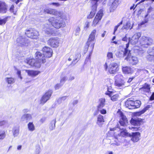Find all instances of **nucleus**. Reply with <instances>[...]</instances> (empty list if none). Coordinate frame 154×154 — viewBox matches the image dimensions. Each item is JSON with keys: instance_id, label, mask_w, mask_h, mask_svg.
Returning a JSON list of instances; mask_svg holds the SVG:
<instances>
[{"instance_id": "6ab92c4d", "label": "nucleus", "mask_w": 154, "mask_h": 154, "mask_svg": "<svg viewBox=\"0 0 154 154\" xmlns=\"http://www.w3.org/2000/svg\"><path fill=\"white\" fill-rule=\"evenodd\" d=\"M129 137H131V140L134 142H138L140 139V134L139 132H132L130 133Z\"/></svg>"}, {"instance_id": "f257e3e1", "label": "nucleus", "mask_w": 154, "mask_h": 154, "mask_svg": "<svg viewBox=\"0 0 154 154\" xmlns=\"http://www.w3.org/2000/svg\"><path fill=\"white\" fill-rule=\"evenodd\" d=\"M128 47L129 43H127L126 45V48H125L124 49V51H122L123 54H122V53H121L120 52H119V55L118 56L119 57L127 56L125 58V59L128 61L130 64L132 65H135L137 64L139 62L138 58L135 56H131V54L130 53L131 51L128 49Z\"/></svg>"}, {"instance_id": "f3484780", "label": "nucleus", "mask_w": 154, "mask_h": 154, "mask_svg": "<svg viewBox=\"0 0 154 154\" xmlns=\"http://www.w3.org/2000/svg\"><path fill=\"white\" fill-rule=\"evenodd\" d=\"M52 93L51 90H49L46 92L42 96L41 100L40 103L44 104L50 99Z\"/></svg>"}, {"instance_id": "8fccbe9b", "label": "nucleus", "mask_w": 154, "mask_h": 154, "mask_svg": "<svg viewBox=\"0 0 154 154\" xmlns=\"http://www.w3.org/2000/svg\"><path fill=\"white\" fill-rule=\"evenodd\" d=\"M67 80V78L66 76L62 77L60 79V83L63 85L64 84L66 81Z\"/></svg>"}, {"instance_id": "2eb2a0df", "label": "nucleus", "mask_w": 154, "mask_h": 154, "mask_svg": "<svg viewBox=\"0 0 154 154\" xmlns=\"http://www.w3.org/2000/svg\"><path fill=\"white\" fill-rule=\"evenodd\" d=\"M99 1V0H92V3L93 5L92 7V10L88 17V18H92L95 14L96 11L97 2Z\"/></svg>"}, {"instance_id": "473e14b6", "label": "nucleus", "mask_w": 154, "mask_h": 154, "mask_svg": "<svg viewBox=\"0 0 154 154\" xmlns=\"http://www.w3.org/2000/svg\"><path fill=\"white\" fill-rule=\"evenodd\" d=\"M122 69L123 73L124 74H129L131 73V69L129 66H122Z\"/></svg>"}, {"instance_id": "423d86ee", "label": "nucleus", "mask_w": 154, "mask_h": 154, "mask_svg": "<svg viewBox=\"0 0 154 154\" xmlns=\"http://www.w3.org/2000/svg\"><path fill=\"white\" fill-rule=\"evenodd\" d=\"M25 33L28 37L33 39L37 38L39 35L38 32L32 28L27 30Z\"/></svg>"}, {"instance_id": "72a5a7b5", "label": "nucleus", "mask_w": 154, "mask_h": 154, "mask_svg": "<svg viewBox=\"0 0 154 154\" xmlns=\"http://www.w3.org/2000/svg\"><path fill=\"white\" fill-rule=\"evenodd\" d=\"M19 128L18 127H14L13 129V133L14 137H17L19 133Z\"/></svg>"}, {"instance_id": "6e6552de", "label": "nucleus", "mask_w": 154, "mask_h": 154, "mask_svg": "<svg viewBox=\"0 0 154 154\" xmlns=\"http://www.w3.org/2000/svg\"><path fill=\"white\" fill-rule=\"evenodd\" d=\"M17 41L19 46L23 47H27L29 42L27 39L22 36H19L18 38L17 39Z\"/></svg>"}, {"instance_id": "680f3d73", "label": "nucleus", "mask_w": 154, "mask_h": 154, "mask_svg": "<svg viewBox=\"0 0 154 154\" xmlns=\"http://www.w3.org/2000/svg\"><path fill=\"white\" fill-rule=\"evenodd\" d=\"M96 30L95 29H94L91 32L90 35H92L94 36L95 37V35L96 32Z\"/></svg>"}, {"instance_id": "864d4df0", "label": "nucleus", "mask_w": 154, "mask_h": 154, "mask_svg": "<svg viewBox=\"0 0 154 154\" xmlns=\"http://www.w3.org/2000/svg\"><path fill=\"white\" fill-rule=\"evenodd\" d=\"M62 84H57L55 86V90H57L60 88L63 85Z\"/></svg>"}, {"instance_id": "9b49d317", "label": "nucleus", "mask_w": 154, "mask_h": 154, "mask_svg": "<svg viewBox=\"0 0 154 154\" xmlns=\"http://www.w3.org/2000/svg\"><path fill=\"white\" fill-rule=\"evenodd\" d=\"M95 36L92 35H90L88 41L87 42V45L85 46L86 48H89V49L91 51L93 50L95 43L94 42V40L95 38Z\"/></svg>"}, {"instance_id": "bb28decb", "label": "nucleus", "mask_w": 154, "mask_h": 154, "mask_svg": "<svg viewBox=\"0 0 154 154\" xmlns=\"http://www.w3.org/2000/svg\"><path fill=\"white\" fill-rule=\"evenodd\" d=\"M105 99L103 98L99 99L98 104L97 106V109L102 108L105 105Z\"/></svg>"}, {"instance_id": "ddd939ff", "label": "nucleus", "mask_w": 154, "mask_h": 154, "mask_svg": "<svg viewBox=\"0 0 154 154\" xmlns=\"http://www.w3.org/2000/svg\"><path fill=\"white\" fill-rule=\"evenodd\" d=\"M119 70L118 66L116 63H111L108 67V72L111 74H115Z\"/></svg>"}, {"instance_id": "1a4fd4ad", "label": "nucleus", "mask_w": 154, "mask_h": 154, "mask_svg": "<svg viewBox=\"0 0 154 154\" xmlns=\"http://www.w3.org/2000/svg\"><path fill=\"white\" fill-rule=\"evenodd\" d=\"M141 35L140 32L135 33L131 38H129L128 43H129H129L133 45L136 44L138 42L139 38L141 37Z\"/></svg>"}, {"instance_id": "4be33fe9", "label": "nucleus", "mask_w": 154, "mask_h": 154, "mask_svg": "<svg viewBox=\"0 0 154 154\" xmlns=\"http://www.w3.org/2000/svg\"><path fill=\"white\" fill-rule=\"evenodd\" d=\"M117 127L121 130L120 133L118 134L119 136L122 137H129L130 133L128 132L127 131L125 128H121L119 125H118Z\"/></svg>"}, {"instance_id": "7c9ffc66", "label": "nucleus", "mask_w": 154, "mask_h": 154, "mask_svg": "<svg viewBox=\"0 0 154 154\" xmlns=\"http://www.w3.org/2000/svg\"><path fill=\"white\" fill-rule=\"evenodd\" d=\"M26 72L27 73L28 75L31 76H35L40 73L39 71L30 70H26Z\"/></svg>"}, {"instance_id": "a211bd4d", "label": "nucleus", "mask_w": 154, "mask_h": 154, "mask_svg": "<svg viewBox=\"0 0 154 154\" xmlns=\"http://www.w3.org/2000/svg\"><path fill=\"white\" fill-rule=\"evenodd\" d=\"M42 51L44 55L46 56L45 57L49 58L52 56L53 51L50 47L45 46L43 48Z\"/></svg>"}, {"instance_id": "f8f14e48", "label": "nucleus", "mask_w": 154, "mask_h": 154, "mask_svg": "<svg viewBox=\"0 0 154 154\" xmlns=\"http://www.w3.org/2000/svg\"><path fill=\"white\" fill-rule=\"evenodd\" d=\"M103 16V10L100 9L97 13L95 18L93 22L92 26L94 27L97 24L99 21L101 20Z\"/></svg>"}, {"instance_id": "412c9836", "label": "nucleus", "mask_w": 154, "mask_h": 154, "mask_svg": "<svg viewBox=\"0 0 154 154\" xmlns=\"http://www.w3.org/2000/svg\"><path fill=\"white\" fill-rule=\"evenodd\" d=\"M43 30L45 33L48 35H50L54 33V31L50 28L48 24L45 25L43 28Z\"/></svg>"}, {"instance_id": "9d476101", "label": "nucleus", "mask_w": 154, "mask_h": 154, "mask_svg": "<svg viewBox=\"0 0 154 154\" xmlns=\"http://www.w3.org/2000/svg\"><path fill=\"white\" fill-rule=\"evenodd\" d=\"M111 89V88H107V91L105 93V94L109 96L112 101H116L119 97V95L117 94H115L114 92L110 90Z\"/></svg>"}, {"instance_id": "f704fd0d", "label": "nucleus", "mask_w": 154, "mask_h": 154, "mask_svg": "<svg viewBox=\"0 0 154 154\" xmlns=\"http://www.w3.org/2000/svg\"><path fill=\"white\" fill-rule=\"evenodd\" d=\"M81 57L80 54L78 53L75 55V59L73 60L71 64L73 65H75Z\"/></svg>"}, {"instance_id": "c03bdc74", "label": "nucleus", "mask_w": 154, "mask_h": 154, "mask_svg": "<svg viewBox=\"0 0 154 154\" xmlns=\"http://www.w3.org/2000/svg\"><path fill=\"white\" fill-rule=\"evenodd\" d=\"M86 49V51H88V49H89L90 50V53L88 56L86 57V59L90 60L91 59V56L92 54L93 50L91 51V49H89V48H88L85 47V50Z\"/></svg>"}, {"instance_id": "c756f323", "label": "nucleus", "mask_w": 154, "mask_h": 154, "mask_svg": "<svg viewBox=\"0 0 154 154\" xmlns=\"http://www.w3.org/2000/svg\"><path fill=\"white\" fill-rule=\"evenodd\" d=\"M25 62L27 64L29 65L34 66L37 68V67L36 66L37 63V61L35 60L34 59H31L29 60L26 59L25 61Z\"/></svg>"}, {"instance_id": "6e6d98bb", "label": "nucleus", "mask_w": 154, "mask_h": 154, "mask_svg": "<svg viewBox=\"0 0 154 154\" xmlns=\"http://www.w3.org/2000/svg\"><path fill=\"white\" fill-rule=\"evenodd\" d=\"M148 20L147 19H145L144 20L142 21V22L141 23H140V24H139V25H140V26L143 25L144 24H145V23H147L148 22Z\"/></svg>"}, {"instance_id": "338daca9", "label": "nucleus", "mask_w": 154, "mask_h": 154, "mask_svg": "<svg viewBox=\"0 0 154 154\" xmlns=\"http://www.w3.org/2000/svg\"><path fill=\"white\" fill-rule=\"evenodd\" d=\"M134 78V77H132L131 78H130L127 81V82L128 83L131 82Z\"/></svg>"}, {"instance_id": "49530a36", "label": "nucleus", "mask_w": 154, "mask_h": 154, "mask_svg": "<svg viewBox=\"0 0 154 154\" xmlns=\"http://www.w3.org/2000/svg\"><path fill=\"white\" fill-rule=\"evenodd\" d=\"M90 26V22L88 21H86L85 24L84 26V29L85 30H87V29L89 28Z\"/></svg>"}, {"instance_id": "39448f33", "label": "nucleus", "mask_w": 154, "mask_h": 154, "mask_svg": "<svg viewBox=\"0 0 154 154\" xmlns=\"http://www.w3.org/2000/svg\"><path fill=\"white\" fill-rule=\"evenodd\" d=\"M140 44L143 47L147 48L152 42V39L150 37L142 36L140 39Z\"/></svg>"}, {"instance_id": "79ce46f5", "label": "nucleus", "mask_w": 154, "mask_h": 154, "mask_svg": "<svg viewBox=\"0 0 154 154\" xmlns=\"http://www.w3.org/2000/svg\"><path fill=\"white\" fill-rule=\"evenodd\" d=\"M6 81L7 82L8 84H11L14 82V79L12 78H7Z\"/></svg>"}, {"instance_id": "cd10ccee", "label": "nucleus", "mask_w": 154, "mask_h": 154, "mask_svg": "<svg viewBox=\"0 0 154 154\" xmlns=\"http://www.w3.org/2000/svg\"><path fill=\"white\" fill-rule=\"evenodd\" d=\"M7 6L4 2L0 1V12L2 13H6Z\"/></svg>"}, {"instance_id": "aec40b11", "label": "nucleus", "mask_w": 154, "mask_h": 154, "mask_svg": "<svg viewBox=\"0 0 154 154\" xmlns=\"http://www.w3.org/2000/svg\"><path fill=\"white\" fill-rule=\"evenodd\" d=\"M147 53L148 54L146 56V58L147 60L149 61H151L154 60V47L149 48L147 51Z\"/></svg>"}, {"instance_id": "58836bf2", "label": "nucleus", "mask_w": 154, "mask_h": 154, "mask_svg": "<svg viewBox=\"0 0 154 154\" xmlns=\"http://www.w3.org/2000/svg\"><path fill=\"white\" fill-rule=\"evenodd\" d=\"M148 108L146 107L144 108L141 111L136 112V116H140L142 114L144 113L148 109Z\"/></svg>"}, {"instance_id": "5fc2aeb1", "label": "nucleus", "mask_w": 154, "mask_h": 154, "mask_svg": "<svg viewBox=\"0 0 154 154\" xmlns=\"http://www.w3.org/2000/svg\"><path fill=\"white\" fill-rule=\"evenodd\" d=\"M107 57L109 59L113 58V54L110 52L108 53Z\"/></svg>"}, {"instance_id": "774afa93", "label": "nucleus", "mask_w": 154, "mask_h": 154, "mask_svg": "<svg viewBox=\"0 0 154 154\" xmlns=\"http://www.w3.org/2000/svg\"><path fill=\"white\" fill-rule=\"evenodd\" d=\"M100 112L98 109H97V110L95 111L94 113V115L95 116L97 115L98 113L99 112Z\"/></svg>"}, {"instance_id": "c85d7f7f", "label": "nucleus", "mask_w": 154, "mask_h": 154, "mask_svg": "<svg viewBox=\"0 0 154 154\" xmlns=\"http://www.w3.org/2000/svg\"><path fill=\"white\" fill-rule=\"evenodd\" d=\"M103 116L100 114L97 117V124L101 127L104 122Z\"/></svg>"}, {"instance_id": "c9c22d12", "label": "nucleus", "mask_w": 154, "mask_h": 154, "mask_svg": "<svg viewBox=\"0 0 154 154\" xmlns=\"http://www.w3.org/2000/svg\"><path fill=\"white\" fill-rule=\"evenodd\" d=\"M56 119H54L52 120L49 125V128L50 130L52 131L55 128V127Z\"/></svg>"}, {"instance_id": "13d9d810", "label": "nucleus", "mask_w": 154, "mask_h": 154, "mask_svg": "<svg viewBox=\"0 0 154 154\" xmlns=\"http://www.w3.org/2000/svg\"><path fill=\"white\" fill-rule=\"evenodd\" d=\"M129 128L130 129H132L134 131H137L138 130V128H139L134 127H129Z\"/></svg>"}, {"instance_id": "f03ea898", "label": "nucleus", "mask_w": 154, "mask_h": 154, "mask_svg": "<svg viewBox=\"0 0 154 154\" xmlns=\"http://www.w3.org/2000/svg\"><path fill=\"white\" fill-rule=\"evenodd\" d=\"M61 16L62 15L59 17H51L48 21L53 26L56 28L59 29L60 27H63L65 26V23L61 18Z\"/></svg>"}, {"instance_id": "bf43d9fd", "label": "nucleus", "mask_w": 154, "mask_h": 154, "mask_svg": "<svg viewBox=\"0 0 154 154\" xmlns=\"http://www.w3.org/2000/svg\"><path fill=\"white\" fill-rule=\"evenodd\" d=\"M17 75H18L19 77L21 79H22V77L21 75V71L20 70H18L17 72Z\"/></svg>"}, {"instance_id": "4d7b16f0", "label": "nucleus", "mask_w": 154, "mask_h": 154, "mask_svg": "<svg viewBox=\"0 0 154 154\" xmlns=\"http://www.w3.org/2000/svg\"><path fill=\"white\" fill-rule=\"evenodd\" d=\"M50 4L54 6L55 7H59L60 5V4L59 3L53 2Z\"/></svg>"}, {"instance_id": "e2e57ef3", "label": "nucleus", "mask_w": 154, "mask_h": 154, "mask_svg": "<svg viewBox=\"0 0 154 154\" xmlns=\"http://www.w3.org/2000/svg\"><path fill=\"white\" fill-rule=\"evenodd\" d=\"M149 99L151 101L154 100V92L152 94Z\"/></svg>"}, {"instance_id": "b1692460", "label": "nucleus", "mask_w": 154, "mask_h": 154, "mask_svg": "<svg viewBox=\"0 0 154 154\" xmlns=\"http://www.w3.org/2000/svg\"><path fill=\"white\" fill-rule=\"evenodd\" d=\"M125 105L126 107L129 109H134V101L130 99H128L125 103Z\"/></svg>"}, {"instance_id": "3c124183", "label": "nucleus", "mask_w": 154, "mask_h": 154, "mask_svg": "<svg viewBox=\"0 0 154 154\" xmlns=\"http://www.w3.org/2000/svg\"><path fill=\"white\" fill-rule=\"evenodd\" d=\"M98 109L102 114H105L106 113V111L105 109L101 108V109Z\"/></svg>"}, {"instance_id": "a18cd8bd", "label": "nucleus", "mask_w": 154, "mask_h": 154, "mask_svg": "<svg viewBox=\"0 0 154 154\" xmlns=\"http://www.w3.org/2000/svg\"><path fill=\"white\" fill-rule=\"evenodd\" d=\"M80 31V29L79 26H77L75 31V35H78Z\"/></svg>"}, {"instance_id": "393cba45", "label": "nucleus", "mask_w": 154, "mask_h": 154, "mask_svg": "<svg viewBox=\"0 0 154 154\" xmlns=\"http://www.w3.org/2000/svg\"><path fill=\"white\" fill-rule=\"evenodd\" d=\"M119 4V0H113L110 8V12H113L115 10Z\"/></svg>"}, {"instance_id": "a878e982", "label": "nucleus", "mask_w": 154, "mask_h": 154, "mask_svg": "<svg viewBox=\"0 0 154 154\" xmlns=\"http://www.w3.org/2000/svg\"><path fill=\"white\" fill-rule=\"evenodd\" d=\"M32 116L31 114H27L23 115L21 117V120L22 121L28 122L31 120Z\"/></svg>"}, {"instance_id": "052dcab7", "label": "nucleus", "mask_w": 154, "mask_h": 154, "mask_svg": "<svg viewBox=\"0 0 154 154\" xmlns=\"http://www.w3.org/2000/svg\"><path fill=\"white\" fill-rule=\"evenodd\" d=\"M7 123L6 121H0V126L5 125Z\"/></svg>"}, {"instance_id": "69168bd1", "label": "nucleus", "mask_w": 154, "mask_h": 154, "mask_svg": "<svg viewBox=\"0 0 154 154\" xmlns=\"http://www.w3.org/2000/svg\"><path fill=\"white\" fill-rule=\"evenodd\" d=\"M104 67L105 69L106 70L107 69L108 67L107 63H105V64H104Z\"/></svg>"}, {"instance_id": "de8ad7c7", "label": "nucleus", "mask_w": 154, "mask_h": 154, "mask_svg": "<svg viewBox=\"0 0 154 154\" xmlns=\"http://www.w3.org/2000/svg\"><path fill=\"white\" fill-rule=\"evenodd\" d=\"M41 152V148L40 147L38 146H36V149L35 150V154H39Z\"/></svg>"}, {"instance_id": "a19ab883", "label": "nucleus", "mask_w": 154, "mask_h": 154, "mask_svg": "<svg viewBox=\"0 0 154 154\" xmlns=\"http://www.w3.org/2000/svg\"><path fill=\"white\" fill-rule=\"evenodd\" d=\"M5 137V134L4 131L0 130V139H4Z\"/></svg>"}, {"instance_id": "4c0bfd02", "label": "nucleus", "mask_w": 154, "mask_h": 154, "mask_svg": "<svg viewBox=\"0 0 154 154\" xmlns=\"http://www.w3.org/2000/svg\"><path fill=\"white\" fill-rule=\"evenodd\" d=\"M141 89L143 91H146L147 92H149L150 89V85L148 84L145 83Z\"/></svg>"}, {"instance_id": "603ef678", "label": "nucleus", "mask_w": 154, "mask_h": 154, "mask_svg": "<svg viewBox=\"0 0 154 154\" xmlns=\"http://www.w3.org/2000/svg\"><path fill=\"white\" fill-rule=\"evenodd\" d=\"M7 21V18H5L2 19H0V25L5 24Z\"/></svg>"}, {"instance_id": "09e8293b", "label": "nucleus", "mask_w": 154, "mask_h": 154, "mask_svg": "<svg viewBox=\"0 0 154 154\" xmlns=\"http://www.w3.org/2000/svg\"><path fill=\"white\" fill-rule=\"evenodd\" d=\"M122 21H121L120 23H119L116 26H115L114 29V31L113 32V34H115V33L116 32L118 28L119 27V26H120V25H122Z\"/></svg>"}, {"instance_id": "4468645a", "label": "nucleus", "mask_w": 154, "mask_h": 154, "mask_svg": "<svg viewBox=\"0 0 154 154\" xmlns=\"http://www.w3.org/2000/svg\"><path fill=\"white\" fill-rule=\"evenodd\" d=\"M118 113L119 115L121 118L119 123L121 126L125 127L128 123V120L125 116L123 115V113L121 111H118Z\"/></svg>"}, {"instance_id": "7ed1b4c3", "label": "nucleus", "mask_w": 154, "mask_h": 154, "mask_svg": "<svg viewBox=\"0 0 154 154\" xmlns=\"http://www.w3.org/2000/svg\"><path fill=\"white\" fill-rule=\"evenodd\" d=\"M124 78L123 75L120 74H118L115 77V85L118 88L122 89L126 87L125 86V82Z\"/></svg>"}, {"instance_id": "5701e85b", "label": "nucleus", "mask_w": 154, "mask_h": 154, "mask_svg": "<svg viewBox=\"0 0 154 154\" xmlns=\"http://www.w3.org/2000/svg\"><path fill=\"white\" fill-rule=\"evenodd\" d=\"M142 122V120L137 118L134 117L132 118L130 120V123L131 125L139 126Z\"/></svg>"}, {"instance_id": "0e129e2a", "label": "nucleus", "mask_w": 154, "mask_h": 154, "mask_svg": "<svg viewBox=\"0 0 154 154\" xmlns=\"http://www.w3.org/2000/svg\"><path fill=\"white\" fill-rule=\"evenodd\" d=\"M138 47H135L134 48V49L136 50V52H137V53L139 54L140 51L141 50L137 48Z\"/></svg>"}, {"instance_id": "dca6fc26", "label": "nucleus", "mask_w": 154, "mask_h": 154, "mask_svg": "<svg viewBox=\"0 0 154 154\" xmlns=\"http://www.w3.org/2000/svg\"><path fill=\"white\" fill-rule=\"evenodd\" d=\"M44 12L45 13L57 16L59 17H60L61 15H62V13L61 12H60L54 9L45 8L44 9Z\"/></svg>"}, {"instance_id": "2f4dec72", "label": "nucleus", "mask_w": 154, "mask_h": 154, "mask_svg": "<svg viewBox=\"0 0 154 154\" xmlns=\"http://www.w3.org/2000/svg\"><path fill=\"white\" fill-rule=\"evenodd\" d=\"M111 145L113 146H119L121 144V142L119 140L118 138L115 137L110 142Z\"/></svg>"}, {"instance_id": "0eeeda50", "label": "nucleus", "mask_w": 154, "mask_h": 154, "mask_svg": "<svg viewBox=\"0 0 154 154\" xmlns=\"http://www.w3.org/2000/svg\"><path fill=\"white\" fill-rule=\"evenodd\" d=\"M59 39L58 38H51L47 41V43L52 47L57 48L59 45Z\"/></svg>"}, {"instance_id": "e433bc0d", "label": "nucleus", "mask_w": 154, "mask_h": 154, "mask_svg": "<svg viewBox=\"0 0 154 154\" xmlns=\"http://www.w3.org/2000/svg\"><path fill=\"white\" fill-rule=\"evenodd\" d=\"M29 130L31 131H33L35 130V127L32 122H29L28 124Z\"/></svg>"}, {"instance_id": "ea45409f", "label": "nucleus", "mask_w": 154, "mask_h": 154, "mask_svg": "<svg viewBox=\"0 0 154 154\" xmlns=\"http://www.w3.org/2000/svg\"><path fill=\"white\" fill-rule=\"evenodd\" d=\"M141 104V102L139 100H137L134 101V109L137 108H139Z\"/></svg>"}, {"instance_id": "37998d69", "label": "nucleus", "mask_w": 154, "mask_h": 154, "mask_svg": "<svg viewBox=\"0 0 154 154\" xmlns=\"http://www.w3.org/2000/svg\"><path fill=\"white\" fill-rule=\"evenodd\" d=\"M131 26V24L130 23L128 22L126 24L124 25L123 26L122 28V29H128L130 28Z\"/></svg>"}, {"instance_id": "20e7f679", "label": "nucleus", "mask_w": 154, "mask_h": 154, "mask_svg": "<svg viewBox=\"0 0 154 154\" xmlns=\"http://www.w3.org/2000/svg\"><path fill=\"white\" fill-rule=\"evenodd\" d=\"M35 56L37 62L36 66L37 68H40L42 64L46 62V57L43 54H42L39 51L35 53Z\"/></svg>"}]
</instances>
